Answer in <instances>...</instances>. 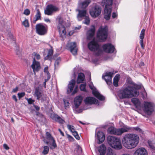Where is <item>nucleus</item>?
Masks as SVG:
<instances>
[{
    "label": "nucleus",
    "instance_id": "53",
    "mask_svg": "<svg viewBox=\"0 0 155 155\" xmlns=\"http://www.w3.org/2000/svg\"><path fill=\"white\" fill-rule=\"evenodd\" d=\"M78 91V86H76L74 90V91L72 92V95H74Z\"/></svg>",
    "mask_w": 155,
    "mask_h": 155
},
{
    "label": "nucleus",
    "instance_id": "19",
    "mask_svg": "<svg viewBox=\"0 0 155 155\" xmlns=\"http://www.w3.org/2000/svg\"><path fill=\"white\" fill-rule=\"evenodd\" d=\"M31 67L32 68L33 72L34 73H35V71H38L41 68L39 62L38 61H36L35 58L34 59V61Z\"/></svg>",
    "mask_w": 155,
    "mask_h": 155
},
{
    "label": "nucleus",
    "instance_id": "61",
    "mask_svg": "<svg viewBox=\"0 0 155 155\" xmlns=\"http://www.w3.org/2000/svg\"><path fill=\"white\" fill-rule=\"evenodd\" d=\"M48 67H46L44 68V71L45 72H46L47 73H49L48 71Z\"/></svg>",
    "mask_w": 155,
    "mask_h": 155
},
{
    "label": "nucleus",
    "instance_id": "48",
    "mask_svg": "<svg viewBox=\"0 0 155 155\" xmlns=\"http://www.w3.org/2000/svg\"><path fill=\"white\" fill-rule=\"evenodd\" d=\"M67 137L68 138V140L70 142H72L74 141V139L70 135L68 134H67Z\"/></svg>",
    "mask_w": 155,
    "mask_h": 155
},
{
    "label": "nucleus",
    "instance_id": "45",
    "mask_svg": "<svg viewBox=\"0 0 155 155\" xmlns=\"http://www.w3.org/2000/svg\"><path fill=\"white\" fill-rule=\"evenodd\" d=\"M86 84H81L80 86V88L81 91L86 92Z\"/></svg>",
    "mask_w": 155,
    "mask_h": 155
},
{
    "label": "nucleus",
    "instance_id": "36",
    "mask_svg": "<svg viewBox=\"0 0 155 155\" xmlns=\"http://www.w3.org/2000/svg\"><path fill=\"white\" fill-rule=\"evenodd\" d=\"M52 143H50V148L51 149H55L57 147V145L56 143V141L54 138L51 140Z\"/></svg>",
    "mask_w": 155,
    "mask_h": 155
},
{
    "label": "nucleus",
    "instance_id": "9",
    "mask_svg": "<svg viewBox=\"0 0 155 155\" xmlns=\"http://www.w3.org/2000/svg\"><path fill=\"white\" fill-rule=\"evenodd\" d=\"M143 110L147 115H151L154 111L153 104L150 102H145Z\"/></svg>",
    "mask_w": 155,
    "mask_h": 155
},
{
    "label": "nucleus",
    "instance_id": "60",
    "mask_svg": "<svg viewBox=\"0 0 155 155\" xmlns=\"http://www.w3.org/2000/svg\"><path fill=\"white\" fill-rule=\"evenodd\" d=\"M12 99L14 100L15 102H17V99L16 98V97L15 95H13L12 97Z\"/></svg>",
    "mask_w": 155,
    "mask_h": 155
},
{
    "label": "nucleus",
    "instance_id": "10",
    "mask_svg": "<svg viewBox=\"0 0 155 155\" xmlns=\"http://www.w3.org/2000/svg\"><path fill=\"white\" fill-rule=\"evenodd\" d=\"M101 11V7L98 5H96L92 8L90 11V13L92 17L95 18L100 15Z\"/></svg>",
    "mask_w": 155,
    "mask_h": 155
},
{
    "label": "nucleus",
    "instance_id": "20",
    "mask_svg": "<svg viewBox=\"0 0 155 155\" xmlns=\"http://www.w3.org/2000/svg\"><path fill=\"white\" fill-rule=\"evenodd\" d=\"M51 117L56 121L58 122L60 124H63L65 122L64 120L60 116L54 114L52 113L51 114Z\"/></svg>",
    "mask_w": 155,
    "mask_h": 155
},
{
    "label": "nucleus",
    "instance_id": "63",
    "mask_svg": "<svg viewBox=\"0 0 155 155\" xmlns=\"http://www.w3.org/2000/svg\"><path fill=\"white\" fill-rule=\"evenodd\" d=\"M58 130L60 132V134L63 136H64V133H63V132L61 131V130L60 129H58Z\"/></svg>",
    "mask_w": 155,
    "mask_h": 155
},
{
    "label": "nucleus",
    "instance_id": "26",
    "mask_svg": "<svg viewBox=\"0 0 155 155\" xmlns=\"http://www.w3.org/2000/svg\"><path fill=\"white\" fill-rule=\"evenodd\" d=\"M131 102L136 108H139L141 107V102L137 98H132Z\"/></svg>",
    "mask_w": 155,
    "mask_h": 155
},
{
    "label": "nucleus",
    "instance_id": "37",
    "mask_svg": "<svg viewBox=\"0 0 155 155\" xmlns=\"http://www.w3.org/2000/svg\"><path fill=\"white\" fill-rule=\"evenodd\" d=\"M90 2V0H85L82 3V7L83 8H86Z\"/></svg>",
    "mask_w": 155,
    "mask_h": 155
},
{
    "label": "nucleus",
    "instance_id": "64",
    "mask_svg": "<svg viewBox=\"0 0 155 155\" xmlns=\"http://www.w3.org/2000/svg\"><path fill=\"white\" fill-rule=\"evenodd\" d=\"M74 137L77 139L79 140L80 139V137L78 134L75 135Z\"/></svg>",
    "mask_w": 155,
    "mask_h": 155
},
{
    "label": "nucleus",
    "instance_id": "18",
    "mask_svg": "<svg viewBox=\"0 0 155 155\" xmlns=\"http://www.w3.org/2000/svg\"><path fill=\"white\" fill-rule=\"evenodd\" d=\"M134 155H147V152L144 148L140 147L135 151Z\"/></svg>",
    "mask_w": 155,
    "mask_h": 155
},
{
    "label": "nucleus",
    "instance_id": "49",
    "mask_svg": "<svg viewBox=\"0 0 155 155\" xmlns=\"http://www.w3.org/2000/svg\"><path fill=\"white\" fill-rule=\"evenodd\" d=\"M28 101V103L29 104H33V103L35 102V100H32L31 98H26Z\"/></svg>",
    "mask_w": 155,
    "mask_h": 155
},
{
    "label": "nucleus",
    "instance_id": "25",
    "mask_svg": "<svg viewBox=\"0 0 155 155\" xmlns=\"http://www.w3.org/2000/svg\"><path fill=\"white\" fill-rule=\"evenodd\" d=\"M145 30L143 29L142 30L140 35V45L141 48L143 49H144V45H143V39L145 35Z\"/></svg>",
    "mask_w": 155,
    "mask_h": 155
},
{
    "label": "nucleus",
    "instance_id": "33",
    "mask_svg": "<svg viewBox=\"0 0 155 155\" xmlns=\"http://www.w3.org/2000/svg\"><path fill=\"white\" fill-rule=\"evenodd\" d=\"M98 150L100 153V155H104L106 152V147L105 145L103 144L98 148Z\"/></svg>",
    "mask_w": 155,
    "mask_h": 155
},
{
    "label": "nucleus",
    "instance_id": "29",
    "mask_svg": "<svg viewBox=\"0 0 155 155\" xmlns=\"http://www.w3.org/2000/svg\"><path fill=\"white\" fill-rule=\"evenodd\" d=\"M41 20V14L39 9L37 10V13L35 15V18H34L33 22L35 24L36 21L38 20Z\"/></svg>",
    "mask_w": 155,
    "mask_h": 155
},
{
    "label": "nucleus",
    "instance_id": "38",
    "mask_svg": "<svg viewBox=\"0 0 155 155\" xmlns=\"http://www.w3.org/2000/svg\"><path fill=\"white\" fill-rule=\"evenodd\" d=\"M115 128L113 127H109L107 130L108 133L110 134L114 135Z\"/></svg>",
    "mask_w": 155,
    "mask_h": 155
},
{
    "label": "nucleus",
    "instance_id": "6",
    "mask_svg": "<svg viewBox=\"0 0 155 155\" xmlns=\"http://www.w3.org/2000/svg\"><path fill=\"white\" fill-rule=\"evenodd\" d=\"M108 28L107 26L100 27L97 32V38L101 41H104L107 38Z\"/></svg>",
    "mask_w": 155,
    "mask_h": 155
},
{
    "label": "nucleus",
    "instance_id": "4",
    "mask_svg": "<svg viewBox=\"0 0 155 155\" xmlns=\"http://www.w3.org/2000/svg\"><path fill=\"white\" fill-rule=\"evenodd\" d=\"M113 1V0H102V4L105 6L104 18L106 20H109L110 18Z\"/></svg>",
    "mask_w": 155,
    "mask_h": 155
},
{
    "label": "nucleus",
    "instance_id": "42",
    "mask_svg": "<svg viewBox=\"0 0 155 155\" xmlns=\"http://www.w3.org/2000/svg\"><path fill=\"white\" fill-rule=\"evenodd\" d=\"M67 127L69 130L72 133L75 131V127L74 126L68 124L67 125Z\"/></svg>",
    "mask_w": 155,
    "mask_h": 155
},
{
    "label": "nucleus",
    "instance_id": "15",
    "mask_svg": "<svg viewBox=\"0 0 155 155\" xmlns=\"http://www.w3.org/2000/svg\"><path fill=\"white\" fill-rule=\"evenodd\" d=\"M67 46L69 48L71 52L73 54L75 55L77 54V48L75 42L68 43L67 45Z\"/></svg>",
    "mask_w": 155,
    "mask_h": 155
},
{
    "label": "nucleus",
    "instance_id": "35",
    "mask_svg": "<svg viewBox=\"0 0 155 155\" xmlns=\"http://www.w3.org/2000/svg\"><path fill=\"white\" fill-rule=\"evenodd\" d=\"M120 128L123 134L125 132L130 131V130L131 131L132 127L126 125H124L123 127Z\"/></svg>",
    "mask_w": 155,
    "mask_h": 155
},
{
    "label": "nucleus",
    "instance_id": "1",
    "mask_svg": "<svg viewBox=\"0 0 155 155\" xmlns=\"http://www.w3.org/2000/svg\"><path fill=\"white\" fill-rule=\"evenodd\" d=\"M127 82L129 85L119 91L117 94L119 97L123 99L137 97L139 94L138 90L140 88V86L134 83L130 78L127 79Z\"/></svg>",
    "mask_w": 155,
    "mask_h": 155
},
{
    "label": "nucleus",
    "instance_id": "47",
    "mask_svg": "<svg viewBox=\"0 0 155 155\" xmlns=\"http://www.w3.org/2000/svg\"><path fill=\"white\" fill-rule=\"evenodd\" d=\"M134 130H137L139 131L140 133H142V130L137 127H132L131 131Z\"/></svg>",
    "mask_w": 155,
    "mask_h": 155
},
{
    "label": "nucleus",
    "instance_id": "56",
    "mask_svg": "<svg viewBox=\"0 0 155 155\" xmlns=\"http://www.w3.org/2000/svg\"><path fill=\"white\" fill-rule=\"evenodd\" d=\"M3 146L4 148L6 150H8L9 149V147H8V145L5 143L3 144Z\"/></svg>",
    "mask_w": 155,
    "mask_h": 155
},
{
    "label": "nucleus",
    "instance_id": "8",
    "mask_svg": "<svg viewBox=\"0 0 155 155\" xmlns=\"http://www.w3.org/2000/svg\"><path fill=\"white\" fill-rule=\"evenodd\" d=\"M36 33L39 35H46L48 30V26L42 23H39L36 25Z\"/></svg>",
    "mask_w": 155,
    "mask_h": 155
},
{
    "label": "nucleus",
    "instance_id": "50",
    "mask_svg": "<svg viewBox=\"0 0 155 155\" xmlns=\"http://www.w3.org/2000/svg\"><path fill=\"white\" fill-rule=\"evenodd\" d=\"M25 95V93L24 92H22L20 93H18V95L19 99L23 97Z\"/></svg>",
    "mask_w": 155,
    "mask_h": 155
},
{
    "label": "nucleus",
    "instance_id": "11",
    "mask_svg": "<svg viewBox=\"0 0 155 155\" xmlns=\"http://www.w3.org/2000/svg\"><path fill=\"white\" fill-rule=\"evenodd\" d=\"M59 10L58 8L52 4L48 5L45 10L44 13L45 15H51L53 12Z\"/></svg>",
    "mask_w": 155,
    "mask_h": 155
},
{
    "label": "nucleus",
    "instance_id": "58",
    "mask_svg": "<svg viewBox=\"0 0 155 155\" xmlns=\"http://www.w3.org/2000/svg\"><path fill=\"white\" fill-rule=\"evenodd\" d=\"M35 58L37 60H39L40 59V58H41L39 54H35Z\"/></svg>",
    "mask_w": 155,
    "mask_h": 155
},
{
    "label": "nucleus",
    "instance_id": "40",
    "mask_svg": "<svg viewBox=\"0 0 155 155\" xmlns=\"http://www.w3.org/2000/svg\"><path fill=\"white\" fill-rule=\"evenodd\" d=\"M147 143L149 147L153 150H155V146L154 143L151 140H148Z\"/></svg>",
    "mask_w": 155,
    "mask_h": 155
},
{
    "label": "nucleus",
    "instance_id": "46",
    "mask_svg": "<svg viewBox=\"0 0 155 155\" xmlns=\"http://www.w3.org/2000/svg\"><path fill=\"white\" fill-rule=\"evenodd\" d=\"M22 24L26 27H28L29 25L28 21L27 19H25V20L23 22Z\"/></svg>",
    "mask_w": 155,
    "mask_h": 155
},
{
    "label": "nucleus",
    "instance_id": "7",
    "mask_svg": "<svg viewBox=\"0 0 155 155\" xmlns=\"http://www.w3.org/2000/svg\"><path fill=\"white\" fill-rule=\"evenodd\" d=\"M41 86L39 85L35 88L34 95L37 97V99L41 100V102H43L46 100V97L43 94Z\"/></svg>",
    "mask_w": 155,
    "mask_h": 155
},
{
    "label": "nucleus",
    "instance_id": "39",
    "mask_svg": "<svg viewBox=\"0 0 155 155\" xmlns=\"http://www.w3.org/2000/svg\"><path fill=\"white\" fill-rule=\"evenodd\" d=\"M122 134L121 128H115L114 135L117 136H120Z\"/></svg>",
    "mask_w": 155,
    "mask_h": 155
},
{
    "label": "nucleus",
    "instance_id": "22",
    "mask_svg": "<svg viewBox=\"0 0 155 155\" xmlns=\"http://www.w3.org/2000/svg\"><path fill=\"white\" fill-rule=\"evenodd\" d=\"M42 137L43 138V140L44 142L47 145L49 143V142L48 141H46V139L49 140H51L54 138L52 136L51 133L48 132H46L45 137L43 136Z\"/></svg>",
    "mask_w": 155,
    "mask_h": 155
},
{
    "label": "nucleus",
    "instance_id": "44",
    "mask_svg": "<svg viewBox=\"0 0 155 155\" xmlns=\"http://www.w3.org/2000/svg\"><path fill=\"white\" fill-rule=\"evenodd\" d=\"M106 155H116L114 153L113 150L111 148H108L107 151Z\"/></svg>",
    "mask_w": 155,
    "mask_h": 155
},
{
    "label": "nucleus",
    "instance_id": "30",
    "mask_svg": "<svg viewBox=\"0 0 155 155\" xmlns=\"http://www.w3.org/2000/svg\"><path fill=\"white\" fill-rule=\"evenodd\" d=\"M57 20L58 21V22L57 27L66 26L65 22L64 21L62 17L61 16L58 17L57 18Z\"/></svg>",
    "mask_w": 155,
    "mask_h": 155
},
{
    "label": "nucleus",
    "instance_id": "16",
    "mask_svg": "<svg viewBox=\"0 0 155 155\" xmlns=\"http://www.w3.org/2000/svg\"><path fill=\"white\" fill-rule=\"evenodd\" d=\"M98 101L95 98L91 97H87L84 100L85 104L88 105L94 104Z\"/></svg>",
    "mask_w": 155,
    "mask_h": 155
},
{
    "label": "nucleus",
    "instance_id": "21",
    "mask_svg": "<svg viewBox=\"0 0 155 155\" xmlns=\"http://www.w3.org/2000/svg\"><path fill=\"white\" fill-rule=\"evenodd\" d=\"M82 97L81 96H77L74 98V104L76 108L79 107L82 102Z\"/></svg>",
    "mask_w": 155,
    "mask_h": 155
},
{
    "label": "nucleus",
    "instance_id": "51",
    "mask_svg": "<svg viewBox=\"0 0 155 155\" xmlns=\"http://www.w3.org/2000/svg\"><path fill=\"white\" fill-rule=\"evenodd\" d=\"M141 95H142V97L143 99L146 98L147 97V93L145 91L141 93Z\"/></svg>",
    "mask_w": 155,
    "mask_h": 155
},
{
    "label": "nucleus",
    "instance_id": "52",
    "mask_svg": "<svg viewBox=\"0 0 155 155\" xmlns=\"http://www.w3.org/2000/svg\"><path fill=\"white\" fill-rule=\"evenodd\" d=\"M24 14L27 15H28L30 14V11L28 9H26L25 10Z\"/></svg>",
    "mask_w": 155,
    "mask_h": 155
},
{
    "label": "nucleus",
    "instance_id": "41",
    "mask_svg": "<svg viewBox=\"0 0 155 155\" xmlns=\"http://www.w3.org/2000/svg\"><path fill=\"white\" fill-rule=\"evenodd\" d=\"M44 150L42 152V153L44 155L47 154L49 151V147L47 146H45L44 147Z\"/></svg>",
    "mask_w": 155,
    "mask_h": 155
},
{
    "label": "nucleus",
    "instance_id": "17",
    "mask_svg": "<svg viewBox=\"0 0 155 155\" xmlns=\"http://www.w3.org/2000/svg\"><path fill=\"white\" fill-rule=\"evenodd\" d=\"M78 13L77 15V18L79 21L82 20V18L87 16V10L85 9L83 10H78Z\"/></svg>",
    "mask_w": 155,
    "mask_h": 155
},
{
    "label": "nucleus",
    "instance_id": "59",
    "mask_svg": "<svg viewBox=\"0 0 155 155\" xmlns=\"http://www.w3.org/2000/svg\"><path fill=\"white\" fill-rule=\"evenodd\" d=\"M18 87H17L15 88H14L13 89L12 92H13V93H15L18 91Z\"/></svg>",
    "mask_w": 155,
    "mask_h": 155
},
{
    "label": "nucleus",
    "instance_id": "3",
    "mask_svg": "<svg viewBox=\"0 0 155 155\" xmlns=\"http://www.w3.org/2000/svg\"><path fill=\"white\" fill-rule=\"evenodd\" d=\"M107 139L108 143L112 148L116 150L122 149V146L119 138L109 135L107 136Z\"/></svg>",
    "mask_w": 155,
    "mask_h": 155
},
{
    "label": "nucleus",
    "instance_id": "32",
    "mask_svg": "<svg viewBox=\"0 0 155 155\" xmlns=\"http://www.w3.org/2000/svg\"><path fill=\"white\" fill-rule=\"evenodd\" d=\"M53 53V49L52 48L48 50V52L47 55L45 57V60H51L52 59V57Z\"/></svg>",
    "mask_w": 155,
    "mask_h": 155
},
{
    "label": "nucleus",
    "instance_id": "28",
    "mask_svg": "<svg viewBox=\"0 0 155 155\" xmlns=\"http://www.w3.org/2000/svg\"><path fill=\"white\" fill-rule=\"evenodd\" d=\"M92 94L95 97H96L99 100L101 101H103L104 100V97L100 94L97 91L95 90L93 91Z\"/></svg>",
    "mask_w": 155,
    "mask_h": 155
},
{
    "label": "nucleus",
    "instance_id": "14",
    "mask_svg": "<svg viewBox=\"0 0 155 155\" xmlns=\"http://www.w3.org/2000/svg\"><path fill=\"white\" fill-rule=\"evenodd\" d=\"M95 29L94 26L92 25L91 29H89L87 33V38L88 40L92 39L95 33Z\"/></svg>",
    "mask_w": 155,
    "mask_h": 155
},
{
    "label": "nucleus",
    "instance_id": "43",
    "mask_svg": "<svg viewBox=\"0 0 155 155\" xmlns=\"http://www.w3.org/2000/svg\"><path fill=\"white\" fill-rule=\"evenodd\" d=\"M84 21L83 22L84 23L87 25H88L90 23V20L89 17L88 16L85 17Z\"/></svg>",
    "mask_w": 155,
    "mask_h": 155
},
{
    "label": "nucleus",
    "instance_id": "12",
    "mask_svg": "<svg viewBox=\"0 0 155 155\" xmlns=\"http://www.w3.org/2000/svg\"><path fill=\"white\" fill-rule=\"evenodd\" d=\"M102 47L104 52L108 53H114L115 49L114 46L110 43L103 45Z\"/></svg>",
    "mask_w": 155,
    "mask_h": 155
},
{
    "label": "nucleus",
    "instance_id": "13",
    "mask_svg": "<svg viewBox=\"0 0 155 155\" xmlns=\"http://www.w3.org/2000/svg\"><path fill=\"white\" fill-rule=\"evenodd\" d=\"M113 73L111 72H107L105 73V75H102V78L104 79L107 84L108 85L112 84V78Z\"/></svg>",
    "mask_w": 155,
    "mask_h": 155
},
{
    "label": "nucleus",
    "instance_id": "27",
    "mask_svg": "<svg viewBox=\"0 0 155 155\" xmlns=\"http://www.w3.org/2000/svg\"><path fill=\"white\" fill-rule=\"evenodd\" d=\"M75 84V81L74 80L72 79L69 82L68 85V89L67 90L68 93H69L72 91L74 87V86Z\"/></svg>",
    "mask_w": 155,
    "mask_h": 155
},
{
    "label": "nucleus",
    "instance_id": "2",
    "mask_svg": "<svg viewBox=\"0 0 155 155\" xmlns=\"http://www.w3.org/2000/svg\"><path fill=\"white\" fill-rule=\"evenodd\" d=\"M139 136L136 134L133 133L125 134L122 139L123 146L126 148L132 149L135 147L139 142Z\"/></svg>",
    "mask_w": 155,
    "mask_h": 155
},
{
    "label": "nucleus",
    "instance_id": "54",
    "mask_svg": "<svg viewBox=\"0 0 155 155\" xmlns=\"http://www.w3.org/2000/svg\"><path fill=\"white\" fill-rule=\"evenodd\" d=\"M61 60H60V58H58L57 60H56L55 62V63H54V65L55 66H56V65H58V64H59V61H60Z\"/></svg>",
    "mask_w": 155,
    "mask_h": 155
},
{
    "label": "nucleus",
    "instance_id": "34",
    "mask_svg": "<svg viewBox=\"0 0 155 155\" xmlns=\"http://www.w3.org/2000/svg\"><path fill=\"white\" fill-rule=\"evenodd\" d=\"M120 75L117 74L114 77L113 79V84L115 87H117L118 86V82L119 80Z\"/></svg>",
    "mask_w": 155,
    "mask_h": 155
},
{
    "label": "nucleus",
    "instance_id": "55",
    "mask_svg": "<svg viewBox=\"0 0 155 155\" xmlns=\"http://www.w3.org/2000/svg\"><path fill=\"white\" fill-rule=\"evenodd\" d=\"M117 13L114 12H113L112 14V17L113 18H116V17H117Z\"/></svg>",
    "mask_w": 155,
    "mask_h": 155
},
{
    "label": "nucleus",
    "instance_id": "57",
    "mask_svg": "<svg viewBox=\"0 0 155 155\" xmlns=\"http://www.w3.org/2000/svg\"><path fill=\"white\" fill-rule=\"evenodd\" d=\"M33 106L38 111L39 110L40 107H39L38 106H37L33 104Z\"/></svg>",
    "mask_w": 155,
    "mask_h": 155
},
{
    "label": "nucleus",
    "instance_id": "31",
    "mask_svg": "<svg viewBox=\"0 0 155 155\" xmlns=\"http://www.w3.org/2000/svg\"><path fill=\"white\" fill-rule=\"evenodd\" d=\"M85 79V76L84 74L82 73H80L78 74L77 82L78 84L82 83Z\"/></svg>",
    "mask_w": 155,
    "mask_h": 155
},
{
    "label": "nucleus",
    "instance_id": "5",
    "mask_svg": "<svg viewBox=\"0 0 155 155\" xmlns=\"http://www.w3.org/2000/svg\"><path fill=\"white\" fill-rule=\"evenodd\" d=\"M87 47L91 51L94 52L97 51L95 54L96 56H99L102 53V50L100 48V45L95 41L94 38L88 43Z\"/></svg>",
    "mask_w": 155,
    "mask_h": 155
},
{
    "label": "nucleus",
    "instance_id": "24",
    "mask_svg": "<svg viewBox=\"0 0 155 155\" xmlns=\"http://www.w3.org/2000/svg\"><path fill=\"white\" fill-rule=\"evenodd\" d=\"M97 137L99 140V143H102L104 140L105 135L102 131H98L97 134Z\"/></svg>",
    "mask_w": 155,
    "mask_h": 155
},
{
    "label": "nucleus",
    "instance_id": "23",
    "mask_svg": "<svg viewBox=\"0 0 155 155\" xmlns=\"http://www.w3.org/2000/svg\"><path fill=\"white\" fill-rule=\"evenodd\" d=\"M57 28L58 30L60 36L62 38L65 37L66 36V32L65 26L58 27Z\"/></svg>",
    "mask_w": 155,
    "mask_h": 155
},
{
    "label": "nucleus",
    "instance_id": "62",
    "mask_svg": "<svg viewBox=\"0 0 155 155\" xmlns=\"http://www.w3.org/2000/svg\"><path fill=\"white\" fill-rule=\"evenodd\" d=\"M44 20L46 22L50 23L51 22L50 20L48 18L45 19Z\"/></svg>",
    "mask_w": 155,
    "mask_h": 155
}]
</instances>
